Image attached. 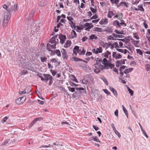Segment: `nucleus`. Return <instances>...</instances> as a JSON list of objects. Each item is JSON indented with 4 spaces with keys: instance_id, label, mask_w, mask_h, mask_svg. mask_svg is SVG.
<instances>
[{
    "instance_id": "nucleus-29",
    "label": "nucleus",
    "mask_w": 150,
    "mask_h": 150,
    "mask_svg": "<svg viewBox=\"0 0 150 150\" xmlns=\"http://www.w3.org/2000/svg\"><path fill=\"white\" fill-rule=\"evenodd\" d=\"M102 29L101 28H98V27H96L93 28V31H98V32H102Z\"/></svg>"
},
{
    "instance_id": "nucleus-4",
    "label": "nucleus",
    "mask_w": 150,
    "mask_h": 150,
    "mask_svg": "<svg viewBox=\"0 0 150 150\" xmlns=\"http://www.w3.org/2000/svg\"><path fill=\"white\" fill-rule=\"evenodd\" d=\"M42 120V117H40L35 118L34 120L32 121L30 123L29 127V128L32 127L34 124H36L37 122L38 121H40L41 120Z\"/></svg>"
},
{
    "instance_id": "nucleus-36",
    "label": "nucleus",
    "mask_w": 150,
    "mask_h": 150,
    "mask_svg": "<svg viewBox=\"0 0 150 150\" xmlns=\"http://www.w3.org/2000/svg\"><path fill=\"white\" fill-rule=\"evenodd\" d=\"M61 124L62 125H63L64 126H66V125H69V122H61Z\"/></svg>"
},
{
    "instance_id": "nucleus-35",
    "label": "nucleus",
    "mask_w": 150,
    "mask_h": 150,
    "mask_svg": "<svg viewBox=\"0 0 150 150\" xmlns=\"http://www.w3.org/2000/svg\"><path fill=\"white\" fill-rule=\"evenodd\" d=\"M54 52L55 53L57 54V55L58 56H60L61 53L60 51L59 50H56L54 51Z\"/></svg>"
},
{
    "instance_id": "nucleus-33",
    "label": "nucleus",
    "mask_w": 150,
    "mask_h": 150,
    "mask_svg": "<svg viewBox=\"0 0 150 150\" xmlns=\"http://www.w3.org/2000/svg\"><path fill=\"white\" fill-rule=\"evenodd\" d=\"M126 60V59H123L121 61L117 60L116 62H117V63H118V64H125V61Z\"/></svg>"
},
{
    "instance_id": "nucleus-50",
    "label": "nucleus",
    "mask_w": 150,
    "mask_h": 150,
    "mask_svg": "<svg viewBox=\"0 0 150 150\" xmlns=\"http://www.w3.org/2000/svg\"><path fill=\"white\" fill-rule=\"evenodd\" d=\"M123 110L124 112V113H125V115H126V116H127V117H128V112H127V110L125 108H124V109H123Z\"/></svg>"
},
{
    "instance_id": "nucleus-8",
    "label": "nucleus",
    "mask_w": 150,
    "mask_h": 150,
    "mask_svg": "<svg viewBox=\"0 0 150 150\" xmlns=\"http://www.w3.org/2000/svg\"><path fill=\"white\" fill-rule=\"evenodd\" d=\"M113 57L116 59H120L121 58L122 56L120 54H117L116 52H113L112 55Z\"/></svg>"
},
{
    "instance_id": "nucleus-45",
    "label": "nucleus",
    "mask_w": 150,
    "mask_h": 150,
    "mask_svg": "<svg viewBox=\"0 0 150 150\" xmlns=\"http://www.w3.org/2000/svg\"><path fill=\"white\" fill-rule=\"evenodd\" d=\"M93 140L97 142H100V140L98 139V137L96 136L93 137Z\"/></svg>"
},
{
    "instance_id": "nucleus-44",
    "label": "nucleus",
    "mask_w": 150,
    "mask_h": 150,
    "mask_svg": "<svg viewBox=\"0 0 150 150\" xmlns=\"http://www.w3.org/2000/svg\"><path fill=\"white\" fill-rule=\"evenodd\" d=\"M85 52L86 50H84V48L83 47L82 48V50L79 53V54L80 55H83L85 54Z\"/></svg>"
},
{
    "instance_id": "nucleus-19",
    "label": "nucleus",
    "mask_w": 150,
    "mask_h": 150,
    "mask_svg": "<svg viewBox=\"0 0 150 150\" xmlns=\"http://www.w3.org/2000/svg\"><path fill=\"white\" fill-rule=\"evenodd\" d=\"M71 42L70 40H67L64 44V47L65 48H67L71 45Z\"/></svg>"
},
{
    "instance_id": "nucleus-37",
    "label": "nucleus",
    "mask_w": 150,
    "mask_h": 150,
    "mask_svg": "<svg viewBox=\"0 0 150 150\" xmlns=\"http://www.w3.org/2000/svg\"><path fill=\"white\" fill-rule=\"evenodd\" d=\"M111 53L108 51H107L106 53L104 55V57L107 58L108 57V56L110 55Z\"/></svg>"
},
{
    "instance_id": "nucleus-64",
    "label": "nucleus",
    "mask_w": 150,
    "mask_h": 150,
    "mask_svg": "<svg viewBox=\"0 0 150 150\" xmlns=\"http://www.w3.org/2000/svg\"><path fill=\"white\" fill-rule=\"evenodd\" d=\"M108 39L110 40H114V39L112 35H109L108 37Z\"/></svg>"
},
{
    "instance_id": "nucleus-55",
    "label": "nucleus",
    "mask_w": 150,
    "mask_h": 150,
    "mask_svg": "<svg viewBox=\"0 0 150 150\" xmlns=\"http://www.w3.org/2000/svg\"><path fill=\"white\" fill-rule=\"evenodd\" d=\"M67 18L68 20L70 21V22L71 21H72L74 19L73 17L71 16H67Z\"/></svg>"
},
{
    "instance_id": "nucleus-61",
    "label": "nucleus",
    "mask_w": 150,
    "mask_h": 150,
    "mask_svg": "<svg viewBox=\"0 0 150 150\" xmlns=\"http://www.w3.org/2000/svg\"><path fill=\"white\" fill-rule=\"evenodd\" d=\"M50 45V46L52 48H53V49L56 48V43L54 44V45Z\"/></svg>"
},
{
    "instance_id": "nucleus-49",
    "label": "nucleus",
    "mask_w": 150,
    "mask_h": 150,
    "mask_svg": "<svg viewBox=\"0 0 150 150\" xmlns=\"http://www.w3.org/2000/svg\"><path fill=\"white\" fill-rule=\"evenodd\" d=\"M70 85L72 86H78V85L72 82H69Z\"/></svg>"
},
{
    "instance_id": "nucleus-39",
    "label": "nucleus",
    "mask_w": 150,
    "mask_h": 150,
    "mask_svg": "<svg viewBox=\"0 0 150 150\" xmlns=\"http://www.w3.org/2000/svg\"><path fill=\"white\" fill-rule=\"evenodd\" d=\"M97 37L96 36L94 35H92L90 36V39L91 40H93L94 39H97Z\"/></svg>"
},
{
    "instance_id": "nucleus-48",
    "label": "nucleus",
    "mask_w": 150,
    "mask_h": 150,
    "mask_svg": "<svg viewBox=\"0 0 150 150\" xmlns=\"http://www.w3.org/2000/svg\"><path fill=\"white\" fill-rule=\"evenodd\" d=\"M103 91L105 93L107 94V95H110L111 93L110 92H109L107 89H103Z\"/></svg>"
},
{
    "instance_id": "nucleus-46",
    "label": "nucleus",
    "mask_w": 150,
    "mask_h": 150,
    "mask_svg": "<svg viewBox=\"0 0 150 150\" xmlns=\"http://www.w3.org/2000/svg\"><path fill=\"white\" fill-rule=\"evenodd\" d=\"M90 23H86L85 24H83V27L84 28H86L87 27H88L90 25Z\"/></svg>"
},
{
    "instance_id": "nucleus-28",
    "label": "nucleus",
    "mask_w": 150,
    "mask_h": 150,
    "mask_svg": "<svg viewBox=\"0 0 150 150\" xmlns=\"http://www.w3.org/2000/svg\"><path fill=\"white\" fill-rule=\"evenodd\" d=\"M101 62L102 63V64L104 65V67L105 66L106 63H108V62H107V59L105 58H104L103 59V61H102V60H100Z\"/></svg>"
},
{
    "instance_id": "nucleus-63",
    "label": "nucleus",
    "mask_w": 150,
    "mask_h": 150,
    "mask_svg": "<svg viewBox=\"0 0 150 150\" xmlns=\"http://www.w3.org/2000/svg\"><path fill=\"white\" fill-rule=\"evenodd\" d=\"M92 54V53L90 52H87L86 53V55L87 56H90Z\"/></svg>"
},
{
    "instance_id": "nucleus-40",
    "label": "nucleus",
    "mask_w": 150,
    "mask_h": 150,
    "mask_svg": "<svg viewBox=\"0 0 150 150\" xmlns=\"http://www.w3.org/2000/svg\"><path fill=\"white\" fill-rule=\"evenodd\" d=\"M55 38L54 37H52L51 39L50 40V42L51 44H55Z\"/></svg>"
},
{
    "instance_id": "nucleus-54",
    "label": "nucleus",
    "mask_w": 150,
    "mask_h": 150,
    "mask_svg": "<svg viewBox=\"0 0 150 150\" xmlns=\"http://www.w3.org/2000/svg\"><path fill=\"white\" fill-rule=\"evenodd\" d=\"M114 32L116 33L120 34H122L123 33H122V31H119L117 30H115Z\"/></svg>"
},
{
    "instance_id": "nucleus-6",
    "label": "nucleus",
    "mask_w": 150,
    "mask_h": 150,
    "mask_svg": "<svg viewBox=\"0 0 150 150\" xmlns=\"http://www.w3.org/2000/svg\"><path fill=\"white\" fill-rule=\"evenodd\" d=\"M15 140L14 139H13L12 140V139H8L6 140L5 141L4 143L1 144V145L2 146H4V145H9L11 144V143H14L15 142Z\"/></svg>"
},
{
    "instance_id": "nucleus-56",
    "label": "nucleus",
    "mask_w": 150,
    "mask_h": 150,
    "mask_svg": "<svg viewBox=\"0 0 150 150\" xmlns=\"http://www.w3.org/2000/svg\"><path fill=\"white\" fill-rule=\"evenodd\" d=\"M74 61L78 62L79 61H81V60H82V59H81L77 58L76 57H74Z\"/></svg>"
},
{
    "instance_id": "nucleus-59",
    "label": "nucleus",
    "mask_w": 150,
    "mask_h": 150,
    "mask_svg": "<svg viewBox=\"0 0 150 150\" xmlns=\"http://www.w3.org/2000/svg\"><path fill=\"white\" fill-rule=\"evenodd\" d=\"M120 15H121V18H118V19L119 20H120V21L121 22H124V21H123V20L122 19V17H123V14L122 13H120Z\"/></svg>"
},
{
    "instance_id": "nucleus-10",
    "label": "nucleus",
    "mask_w": 150,
    "mask_h": 150,
    "mask_svg": "<svg viewBox=\"0 0 150 150\" xmlns=\"http://www.w3.org/2000/svg\"><path fill=\"white\" fill-rule=\"evenodd\" d=\"M61 52L63 59H67L68 57V56L67 54L66 51L64 49H62Z\"/></svg>"
},
{
    "instance_id": "nucleus-14",
    "label": "nucleus",
    "mask_w": 150,
    "mask_h": 150,
    "mask_svg": "<svg viewBox=\"0 0 150 150\" xmlns=\"http://www.w3.org/2000/svg\"><path fill=\"white\" fill-rule=\"evenodd\" d=\"M138 8H134L135 10L136 11H144V9L143 8L142 5H139L138 6Z\"/></svg>"
},
{
    "instance_id": "nucleus-13",
    "label": "nucleus",
    "mask_w": 150,
    "mask_h": 150,
    "mask_svg": "<svg viewBox=\"0 0 150 150\" xmlns=\"http://www.w3.org/2000/svg\"><path fill=\"white\" fill-rule=\"evenodd\" d=\"M82 93L81 91H77L74 92L72 95V96L74 98L77 97L79 96V95L80 94Z\"/></svg>"
},
{
    "instance_id": "nucleus-53",
    "label": "nucleus",
    "mask_w": 150,
    "mask_h": 150,
    "mask_svg": "<svg viewBox=\"0 0 150 150\" xmlns=\"http://www.w3.org/2000/svg\"><path fill=\"white\" fill-rule=\"evenodd\" d=\"M50 147V144H49L48 145H42V146H41L40 147V148H48V147Z\"/></svg>"
},
{
    "instance_id": "nucleus-32",
    "label": "nucleus",
    "mask_w": 150,
    "mask_h": 150,
    "mask_svg": "<svg viewBox=\"0 0 150 150\" xmlns=\"http://www.w3.org/2000/svg\"><path fill=\"white\" fill-rule=\"evenodd\" d=\"M96 53L98 54V53H101L103 51V49L101 47H99V48L96 49Z\"/></svg>"
},
{
    "instance_id": "nucleus-26",
    "label": "nucleus",
    "mask_w": 150,
    "mask_h": 150,
    "mask_svg": "<svg viewBox=\"0 0 150 150\" xmlns=\"http://www.w3.org/2000/svg\"><path fill=\"white\" fill-rule=\"evenodd\" d=\"M106 64L105 67H108L109 68H112L113 67H114L115 66V65L114 64H113L110 63H106Z\"/></svg>"
},
{
    "instance_id": "nucleus-20",
    "label": "nucleus",
    "mask_w": 150,
    "mask_h": 150,
    "mask_svg": "<svg viewBox=\"0 0 150 150\" xmlns=\"http://www.w3.org/2000/svg\"><path fill=\"white\" fill-rule=\"evenodd\" d=\"M26 59L25 56L21 57L19 59V61L21 64H24L25 62Z\"/></svg>"
},
{
    "instance_id": "nucleus-12",
    "label": "nucleus",
    "mask_w": 150,
    "mask_h": 150,
    "mask_svg": "<svg viewBox=\"0 0 150 150\" xmlns=\"http://www.w3.org/2000/svg\"><path fill=\"white\" fill-rule=\"evenodd\" d=\"M79 51V47L77 46H76L74 47L73 50V52L74 54L75 55H77V53H78Z\"/></svg>"
},
{
    "instance_id": "nucleus-38",
    "label": "nucleus",
    "mask_w": 150,
    "mask_h": 150,
    "mask_svg": "<svg viewBox=\"0 0 150 150\" xmlns=\"http://www.w3.org/2000/svg\"><path fill=\"white\" fill-rule=\"evenodd\" d=\"M69 24L71 25V27H74L75 28L76 24L75 23H74L72 21H71L69 23Z\"/></svg>"
},
{
    "instance_id": "nucleus-47",
    "label": "nucleus",
    "mask_w": 150,
    "mask_h": 150,
    "mask_svg": "<svg viewBox=\"0 0 150 150\" xmlns=\"http://www.w3.org/2000/svg\"><path fill=\"white\" fill-rule=\"evenodd\" d=\"M127 89L128 91L130 93L131 95V96H132L133 95V91L129 87Z\"/></svg>"
},
{
    "instance_id": "nucleus-31",
    "label": "nucleus",
    "mask_w": 150,
    "mask_h": 150,
    "mask_svg": "<svg viewBox=\"0 0 150 150\" xmlns=\"http://www.w3.org/2000/svg\"><path fill=\"white\" fill-rule=\"evenodd\" d=\"M40 60L42 62H46L47 59V58L45 57H40Z\"/></svg>"
},
{
    "instance_id": "nucleus-17",
    "label": "nucleus",
    "mask_w": 150,
    "mask_h": 150,
    "mask_svg": "<svg viewBox=\"0 0 150 150\" xmlns=\"http://www.w3.org/2000/svg\"><path fill=\"white\" fill-rule=\"evenodd\" d=\"M108 23V19L107 18L103 19L99 22V23L100 24H105Z\"/></svg>"
},
{
    "instance_id": "nucleus-5",
    "label": "nucleus",
    "mask_w": 150,
    "mask_h": 150,
    "mask_svg": "<svg viewBox=\"0 0 150 150\" xmlns=\"http://www.w3.org/2000/svg\"><path fill=\"white\" fill-rule=\"evenodd\" d=\"M59 38L60 39V42L62 44H63L66 39V36L61 34H59Z\"/></svg>"
},
{
    "instance_id": "nucleus-34",
    "label": "nucleus",
    "mask_w": 150,
    "mask_h": 150,
    "mask_svg": "<svg viewBox=\"0 0 150 150\" xmlns=\"http://www.w3.org/2000/svg\"><path fill=\"white\" fill-rule=\"evenodd\" d=\"M67 88H68L69 90L71 92H74L75 91V88H71L70 86H68Z\"/></svg>"
},
{
    "instance_id": "nucleus-9",
    "label": "nucleus",
    "mask_w": 150,
    "mask_h": 150,
    "mask_svg": "<svg viewBox=\"0 0 150 150\" xmlns=\"http://www.w3.org/2000/svg\"><path fill=\"white\" fill-rule=\"evenodd\" d=\"M50 61L52 63H54V65L55 66L57 67L59 65L60 62L59 61H58L55 58H53L50 59Z\"/></svg>"
},
{
    "instance_id": "nucleus-60",
    "label": "nucleus",
    "mask_w": 150,
    "mask_h": 150,
    "mask_svg": "<svg viewBox=\"0 0 150 150\" xmlns=\"http://www.w3.org/2000/svg\"><path fill=\"white\" fill-rule=\"evenodd\" d=\"M75 89L79 91L83 90H84V88L82 87L76 88Z\"/></svg>"
},
{
    "instance_id": "nucleus-11",
    "label": "nucleus",
    "mask_w": 150,
    "mask_h": 150,
    "mask_svg": "<svg viewBox=\"0 0 150 150\" xmlns=\"http://www.w3.org/2000/svg\"><path fill=\"white\" fill-rule=\"evenodd\" d=\"M129 4L128 3L123 1H121L120 3L117 6L119 7V6H125L126 7L128 8L129 6Z\"/></svg>"
},
{
    "instance_id": "nucleus-23",
    "label": "nucleus",
    "mask_w": 150,
    "mask_h": 150,
    "mask_svg": "<svg viewBox=\"0 0 150 150\" xmlns=\"http://www.w3.org/2000/svg\"><path fill=\"white\" fill-rule=\"evenodd\" d=\"M71 38H76L77 36L75 32V31L74 30H72V32H71Z\"/></svg>"
},
{
    "instance_id": "nucleus-42",
    "label": "nucleus",
    "mask_w": 150,
    "mask_h": 150,
    "mask_svg": "<svg viewBox=\"0 0 150 150\" xmlns=\"http://www.w3.org/2000/svg\"><path fill=\"white\" fill-rule=\"evenodd\" d=\"M90 9L91 11L93 13H95L97 12V10L96 8H94L91 7H90Z\"/></svg>"
},
{
    "instance_id": "nucleus-1",
    "label": "nucleus",
    "mask_w": 150,
    "mask_h": 150,
    "mask_svg": "<svg viewBox=\"0 0 150 150\" xmlns=\"http://www.w3.org/2000/svg\"><path fill=\"white\" fill-rule=\"evenodd\" d=\"M6 11L4 12V20L3 22V26L5 27L7 25L8 21L10 17V13L11 12V8L8 7L6 9Z\"/></svg>"
},
{
    "instance_id": "nucleus-30",
    "label": "nucleus",
    "mask_w": 150,
    "mask_h": 150,
    "mask_svg": "<svg viewBox=\"0 0 150 150\" xmlns=\"http://www.w3.org/2000/svg\"><path fill=\"white\" fill-rule=\"evenodd\" d=\"M104 82L105 84L107 85H108V82L104 76H101L100 78Z\"/></svg>"
},
{
    "instance_id": "nucleus-24",
    "label": "nucleus",
    "mask_w": 150,
    "mask_h": 150,
    "mask_svg": "<svg viewBox=\"0 0 150 150\" xmlns=\"http://www.w3.org/2000/svg\"><path fill=\"white\" fill-rule=\"evenodd\" d=\"M103 47H105V50H107L110 45V44L107 43L103 42Z\"/></svg>"
},
{
    "instance_id": "nucleus-22",
    "label": "nucleus",
    "mask_w": 150,
    "mask_h": 150,
    "mask_svg": "<svg viewBox=\"0 0 150 150\" xmlns=\"http://www.w3.org/2000/svg\"><path fill=\"white\" fill-rule=\"evenodd\" d=\"M116 50L119 52L122 53H123L124 54H126L127 52H129L126 49H125L124 50H123V49H120L117 48Z\"/></svg>"
},
{
    "instance_id": "nucleus-51",
    "label": "nucleus",
    "mask_w": 150,
    "mask_h": 150,
    "mask_svg": "<svg viewBox=\"0 0 150 150\" xmlns=\"http://www.w3.org/2000/svg\"><path fill=\"white\" fill-rule=\"evenodd\" d=\"M145 69L147 71H148L150 69V65L149 64H146L145 66Z\"/></svg>"
},
{
    "instance_id": "nucleus-18",
    "label": "nucleus",
    "mask_w": 150,
    "mask_h": 150,
    "mask_svg": "<svg viewBox=\"0 0 150 150\" xmlns=\"http://www.w3.org/2000/svg\"><path fill=\"white\" fill-rule=\"evenodd\" d=\"M69 77L70 79L73 81H74L76 83L78 82L77 79L76 78V77L74 75H71Z\"/></svg>"
},
{
    "instance_id": "nucleus-58",
    "label": "nucleus",
    "mask_w": 150,
    "mask_h": 150,
    "mask_svg": "<svg viewBox=\"0 0 150 150\" xmlns=\"http://www.w3.org/2000/svg\"><path fill=\"white\" fill-rule=\"evenodd\" d=\"M8 117H4L2 120V122L3 123H4L6 120H7Z\"/></svg>"
},
{
    "instance_id": "nucleus-2",
    "label": "nucleus",
    "mask_w": 150,
    "mask_h": 150,
    "mask_svg": "<svg viewBox=\"0 0 150 150\" xmlns=\"http://www.w3.org/2000/svg\"><path fill=\"white\" fill-rule=\"evenodd\" d=\"M94 66L95 68L94 72L97 74L98 73L105 67L104 65L101 62L100 59L96 61V63L94 64Z\"/></svg>"
},
{
    "instance_id": "nucleus-25",
    "label": "nucleus",
    "mask_w": 150,
    "mask_h": 150,
    "mask_svg": "<svg viewBox=\"0 0 150 150\" xmlns=\"http://www.w3.org/2000/svg\"><path fill=\"white\" fill-rule=\"evenodd\" d=\"M114 14L112 11H109L108 14V17L109 18H111L112 16H114Z\"/></svg>"
},
{
    "instance_id": "nucleus-43",
    "label": "nucleus",
    "mask_w": 150,
    "mask_h": 150,
    "mask_svg": "<svg viewBox=\"0 0 150 150\" xmlns=\"http://www.w3.org/2000/svg\"><path fill=\"white\" fill-rule=\"evenodd\" d=\"M137 52V53L139 54L140 55H142L143 54L142 51L139 49H137L136 50Z\"/></svg>"
},
{
    "instance_id": "nucleus-15",
    "label": "nucleus",
    "mask_w": 150,
    "mask_h": 150,
    "mask_svg": "<svg viewBox=\"0 0 150 150\" xmlns=\"http://www.w3.org/2000/svg\"><path fill=\"white\" fill-rule=\"evenodd\" d=\"M109 89L113 92V94L115 96H117V94L116 90L112 87H109Z\"/></svg>"
},
{
    "instance_id": "nucleus-41",
    "label": "nucleus",
    "mask_w": 150,
    "mask_h": 150,
    "mask_svg": "<svg viewBox=\"0 0 150 150\" xmlns=\"http://www.w3.org/2000/svg\"><path fill=\"white\" fill-rule=\"evenodd\" d=\"M139 42V41H134L132 42L133 44L134 45V46L136 47H137V45Z\"/></svg>"
},
{
    "instance_id": "nucleus-52",
    "label": "nucleus",
    "mask_w": 150,
    "mask_h": 150,
    "mask_svg": "<svg viewBox=\"0 0 150 150\" xmlns=\"http://www.w3.org/2000/svg\"><path fill=\"white\" fill-rule=\"evenodd\" d=\"M50 71L52 73V75L53 76H54L56 75V72L55 70H53L52 69H50Z\"/></svg>"
},
{
    "instance_id": "nucleus-57",
    "label": "nucleus",
    "mask_w": 150,
    "mask_h": 150,
    "mask_svg": "<svg viewBox=\"0 0 150 150\" xmlns=\"http://www.w3.org/2000/svg\"><path fill=\"white\" fill-rule=\"evenodd\" d=\"M98 18V16L96 14H95L93 16L91 17V20L92 19H95Z\"/></svg>"
},
{
    "instance_id": "nucleus-62",
    "label": "nucleus",
    "mask_w": 150,
    "mask_h": 150,
    "mask_svg": "<svg viewBox=\"0 0 150 150\" xmlns=\"http://www.w3.org/2000/svg\"><path fill=\"white\" fill-rule=\"evenodd\" d=\"M115 115L117 117H118V110L117 109L114 112Z\"/></svg>"
},
{
    "instance_id": "nucleus-16",
    "label": "nucleus",
    "mask_w": 150,
    "mask_h": 150,
    "mask_svg": "<svg viewBox=\"0 0 150 150\" xmlns=\"http://www.w3.org/2000/svg\"><path fill=\"white\" fill-rule=\"evenodd\" d=\"M11 9V12L12 11H16L17 10V5L16 4H14L12 5Z\"/></svg>"
},
{
    "instance_id": "nucleus-21",
    "label": "nucleus",
    "mask_w": 150,
    "mask_h": 150,
    "mask_svg": "<svg viewBox=\"0 0 150 150\" xmlns=\"http://www.w3.org/2000/svg\"><path fill=\"white\" fill-rule=\"evenodd\" d=\"M105 31L108 33H112L113 30L111 27H107L105 30Z\"/></svg>"
},
{
    "instance_id": "nucleus-27",
    "label": "nucleus",
    "mask_w": 150,
    "mask_h": 150,
    "mask_svg": "<svg viewBox=\"0 0 150 150\" xmlns=\"http://www.w3.org/2000/svg\"><path fill=\"white\" fill-rule=\"evenodd\" d=\"M113 25H117L118 27H120L121 26L120 25V22L117 20H115L114 21L113 23Z\"/></svg>"
},
{
    "instance_id": "nucleus-3",
    "label": "nucleus",
    "mask_w": 150,
    "mask_h": 150,
    "mask_svg": "<svg viewBox=\"0 0 150 150\" xmlns=\"http://www.w3.org/2000/svg\"><path fill=\"white\" fill-rule=\"evenodd\" d=\"M26 99L25 96H23L22 97L18 98L16 100V103L18 105H21L23 103Z\"/></svg>"
},
{
    "instance_id": "nucleus-7",
    "label": "nucleus",
    "mask_w": 150,
    "mask_h": 150,
    "mask_svg": "<svg viewBox=\"0 0 150 150\" xmlns=\"http://www.w3.org/2000/svg\"><path fill=\"white\" fill-rule=\"evenodd\" d=\"M43 75L44 77V81L46 82L50 79H52V77L49 74H44Z\"/></svg>"
}]
</instances>
